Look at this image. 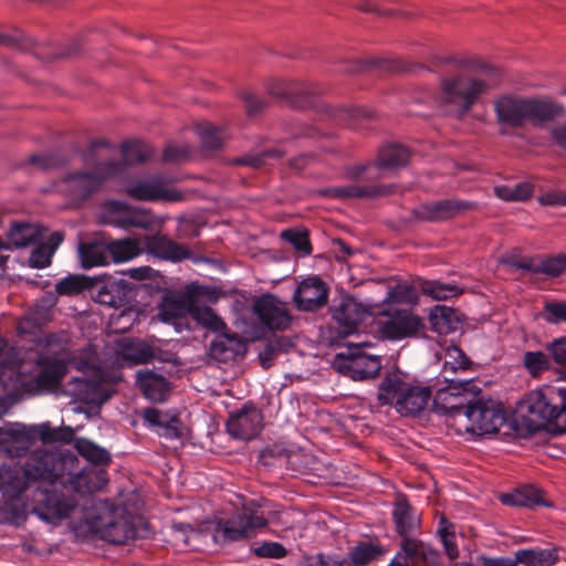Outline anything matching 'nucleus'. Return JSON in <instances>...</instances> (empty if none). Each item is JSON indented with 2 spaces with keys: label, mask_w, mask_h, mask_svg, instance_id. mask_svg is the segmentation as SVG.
Returning <instances> with one entry per match:
<instances>
[{
  "label": "nucleus",
  "mask_w": 566,
  "mask_h": 566,
  "mask_svg": "<svg viewBox=\"0 0 566 566\" xmlns=\"http://www.w3.org/2000/svg\"><path fill=\"white\" fill-rule=\"evenodd\" d=\"M523 367L533 377L538 378L546 370L553 368L548 352L527 350L522 357Z\"/></svg>",
  "instance_id": "48"
},
{
  "label": "nucleus",
  "mask_w": 566,
  "mask_h": 566,
  "mask_svg": "<svg viewBox=\"0 0 566 566\" xmlns=\"http://www.w3.org/2000/svg\"><path fill=\"white\" fill-rule=\"evenodd\" d=\"M200 296H196L192 308L190 312V316L202 327L216 332L221 333L227 329V324L210 307V306H201L198 304V298Z\"/></svg>",
  "instance_id": "43"
},
{
  "label": "nucleus",
  "mask_w": 566,
  "mask_h": 566,
  "mask_svg": "<svg viewBox=\"0 0 566 566\" xmlns=\"http://www.w3.org/2000/svg\"><path fill=\"white\" fill-rule=\"evenodd\" d=\"M329 287L317 275L301 281L293 293V302L301 312H316L328 302Z\"/></svg>",
  "instance_id": "23"
},
{
  "label": "nucleus",
  "mask_w": 566,
  "mask_h": 566,
  "mask_svg": "<svg viewBox=\"0 0 566 566\" xmlns=\"http://www.w3.org/2000/svg\"><path fill=\"white\" fill-rule=\"evenodd\" d=\"M300 566H347V558H336L328 554L317 553L304 556Z\"/></svg>",
  "instance_id": "62"
},
{
  "label": "nucleus",
  "mask_w": 566,
  "mask_h": 566,
  "mask_svg": "<svg viewBox=\"0 0 566 566\" xmlns=\"http://www.w3.org/2000/svg\"><path fill=\"white\" fill-rule=\"evenodd\" d=\"M342 63L340 72L357 74L370 70H382L387 72H416V70H424V67L420 64L408 66L405 62L399 60H391L385 57H370L367 60L353 59L347 60L343 59L339 61Z\"/></svg>",
  "instance_id": "26"
},
{
  "label": "nucleus",
  "mask_w": 566,
  "mask_h": 566,
  "mask_svg": "<svg viewBox=\"0 0 566 566\" xmlns=\"http://www.w3.org/2000/svg\"><path fill=\"white\" fill-rule=\"evenodd\" d=\"M335 120L344 123L350 119H373L376 117V113L366 106H344L336 109L334 114Z\"/></svg>",
  "instance_id": "57"
},
{
  "label": "nucleus",
  "mask_w": 566,
  "mask_h": 566,
  "mask_svg": "<svg viewBox=\"0 0 566 566\" xmlns=\"http://www.w3.org/2000/svg\"><path fill=\"white\" fill-rule=\"evenodd\" d=\"M109 208L112 211L119 213L122 217L119 219V223L123 227H136L146 229L149 223V217L142 212L132 210L130 207L120 200H114L109 202Z\"/></svg>",
  "instance_id": "46"
},
{
  "label": "nucleus",
  "mask_w": 566,
  "mask_h": 566,
  "mask_svg": "<svg viewBox=\"0 0 566 566\" xmlns=\"http://www.w3.org/2000/svg\"><path fill=\"white\" fill-rule=\"evenodd\" d=\"M491 88V84L480 77L458 74L441 78V102L452 106L457 116H464L472 106Z\"/></svg>",
  "instance_id": "7"
},
{
  "label": "nucleus",
  "mask_w": 566,
  "mask_h": 566,
  "mask_svg": "<svg viewBox=\"0 0 566 566\" xmlns=\"http://www.w3.org/2000/svg\"><path fill=\"white\" fill-rule=\"evenodd\" d=\"M25 506L12 499L0 505V524L19 526L25 521Z\"/></svg>",
  "instance_id": "53"
},
{
  "label": "nucleus",
  "mask_w": 566,
  "mask_h": 566,
  "mask_svg": "<svg viewBox=\"0 0 566 566\" xmlns=\"http://www.w3.org/2000/svg\"><path fill=\"white\" fill-rule=\"evenodd\" d=\"M287 450L280 444H274L264 448L260 452L258 462L263 467H274L276 464H282L283 462L287 461Z\"/></svg>",
  "instance_id": "59"
},
{
  "label": "nucleus",
  "mask_w": 566,
  "mask_h": 566,
  "mask_svg": "<svg viewBox=\"0 0 566 566\" xmlns=\"http://www.w3.org/2000/svg\"><path fill=\"white\" fill-rule=\"evenodd\" d=\"M74 431L70 427H52L50 422L20 426L15 429L0 432V452L10 458L27 455L29 449L38 440L43 444L73 440Z\"/></svg>",
  "instance_id": "3"
},
{
  "label": "nucleus",
  "mask_w": 566,
  "mask_h": 566,
  "mask_svg": "<svg viewBox=\"0 0 566 566\" xmlns=\"http://www.w3.org/2000/svg\"><path fill=\"white\" fill-rule=\"evenodd\" d=\"M364 344H348L345 349L335 355L333 366L344 376L355 381L373 379L381 369L380 358L363 352Z\"/></svg>",
  "instance_id": "10"
},
{
  "label": "nucleus",
  "mask_w": 566,
  "mask_h": 566,
  "mask_svg": "<svg viewBox=\"0 0 566 566\" xmlns=\"http://www.w3.org/2000/svg\"><path fill=\"white\" fill-rule=\"evenodd\" d=\"M504 505L516 507H535L539 505H547L542 497L539 489L532 485L521 486L513 492L504 493L500 497Z\"/></svg>",
  "instance_id": "36"
},
{
  "label": "nucleus",
  "mask_w": 566,
  "mask_h": 566,
  "mask_svg": "<svg viewBox=\"0 0 566 566\" xmlns=\"http://www.w3.org/2000/svg\"><path fill=\"white\" fill-rule=\"evenodd\" d=\"M423 323L420 317L409 311H397L388 321L382 323L380 332L392 340H400L417 335Z\"/></svg>",
  "instance_id": "27"
},
{
  "label": "nucleus",
  "mask_w": 566,
  "mask_h": 566,
  "mask_svg": "<svg viewBox=\"0 0 566 566\" xmlns=\"http://www.w3.org/2000/svg\"><path fill=\"white\" fill-rule=\"evenodd\" d=\"M78 464L75 455L74 464L71 470L62 473L56 480H61V486L71 494H85L101 491L108 482L107 472L95 465L85 467L74 471Z\"/></svg>",
  "instance_id": "13"
},
{
  "label": "nucleus",
  "mask_w": 566,
  "mask_h": 566,
  "mask_svg": "<svg viewBox=\"0 0 566 566\" xmlns=\"http://www.w3.org/2000/svg\"><path fill=\"white\" fill-rule=\"evenodd\" d=\"M73 452L36 450L30 453L23 464L0 467V492L7 499H18L32 482H53L72 469Z\"/></svg>",
  "instance_id": "1"
},
{
  "label": "nucleus",
  "mask_w": 566,
  "mask_h": 566,
  "mask_svg": "<svg viewBox=\"0 0 566 566\" xmlns=\"http://www.w3.org/2000/svg\"><path fill=\"white\" fill-rule=\"evenodd\" d=\"M36 371L25 374L17 370L13 377V386L18 394L39 396L53 391L60 387L67 373V364L64 359L48 355H39L35 359Z\"/></svg>",
  "instance_id": "5"
},
{
  "label": "nucleus",
  "mask_w": 566,
  "mask_h": 566,
  "mask_svg": "<svg viewBox=\"0 0 566 566\" xmlns=\"http://www.w3.org/2000/svg\"><path fill=\"white\" fill-rule=\"evenodd\" d=\"M28 163L45 170L64 165L66 158L60 150H50L44 154L31 155Z\"/></svg>",
  "instance_id": "58"
},
{
  "label": "nucleus",
  "mask_w": 566,
  "mask_h": 566,
  "mask_svg": "<svg viewBox=\"0 0 566 566\" xmlns=\"http://www.w3.org/2000/svg\"><path fill=\"white\" fill-rule=\"evenodd\" d=\"M390 186H357L346 185L340 187H331L324 190V193L336 199L346 198H377L389 195Z\"/></svg>",
  "instance_id": "33"
},
{
  "label": "nucleus",
  "mask_w": 566,
  "mask_h": 566,
  "mask_svg": "<svg viewBox=\"0 0 566 566\" xmlns=\"http://www.w3.org/2000/svg\"><path fill=\"white\" fill-rule=\"evenodd\" d=\"M46 483L49 486H36L28 496L30 513L48 524L57 525L75 510L77 499L63 488L57 490L61 480Z\"/></svg>",
  "instance_id": "6"
},
{
  "label": "nucleus",
  "mask_w": 566,
  "mask_h": 566,
  "mask_svg": "<svg viewBox=\"0 0 566 566\" xmlns=\"http://www.w3.org/2000/svg\"><path fill=\"white\" fill-rule=\"evenodd\" d=\"M76 448L78 453L92 463L91 465L97 467V464L108 463L111 461L106 450L88 440H78Z\"/></svg>",
  "instance_id": "55"
},
{
  "label": "nucleus",
  "mask_w": 566,
  "mask_h": 566,
  "mask_svg": "<svg viewBox=\"0 0 566 566\" xmlns=\"http://www.w3.org/2000/svg\"><path fill=\"white\" fill-rule=\"evenodd\" d=\"M209 353L212 358L227 363L244 356L247 344L237 333H229L226 329L210 343Z\"/></svg>",
  "instance_id": "31"
},
{
  "label": "nucleus",
  "mask_w": 566,
  "mask_h": 566,
  "mask_svg": "<svg viewBox=\"0 0 566 566\" xmlns=\"http://www.w3.org/2000/svg\"><path fill=\"white\" fill-rule=\"evenodd\" d=\"M93 279L86 275L70 274L55 284V292L59 295L73 296L84 291L91 293Z\"/></svg>",
  "instance_id": "49"
},
{
  "label": "nucleus",
  "mask_w": 566,
  "mask_h": 566,
  "mask_svg": "<svg viewBox=\"0 0 566 566\" xmlns=\"http://www.w3.org/2000/svg\"><path fill=\"white\" fill-rule=\"evenodd\" d=\"M331 314V332L336 338H346L358 332L367 311L348 294L334 298L328 308Z\"/></svg>",
  "instance_id": "11"
},
{
  "label": "nucleus",
  "mask_w": 566,
  "mask_h": 566,
  "mask_svg": "<svg viewBox=\"0 0 566 566\" xmlns=\"http://www.w3.org/2000/svg\"><path fill=\"white\" fill-rule=\"evenodd\" d=\"M208 287L190 284L180 296H166L158 307V317L164 323H175L177 319L190 316L196 296H209Z\"/></svg>",
  "instance_id": "21"
},
{
  "label": "nucleus",
  "mask_w": 566,
  "mask_h": 566,
  "mask_svg": "<svg viewBox=\"0 0 566 566\" xmlns=\"http://www.w3.org/2000/svg\"><path fill=\"white\" fill-rule=\"evenodd\" d=\"M145 251L158 259L180 262L189 259L190 250L182 243H179L166 234L155 233L146 235L143 240Z\"/></svg>",
  "instance_id": "25"
},
{
  "label": "nucleus",
  "mask_w": 566,
  "mask_h": 566,
  "mask_svg": "<svg viewBox=\"0 0 566 566\" xmlns=\"http://www.w3.org/2000/svg\"><path fill=\"white\" fill-rule=\"evenodd\" d=\"M559 557L555 549L522 548L514 553L516 566H553Z\"/></svg>",
  "instance_id": "37"
},
{
  "label": "nucleus",
  "mask_w": 566,
  "mask_h": 566,
  "mask_svg": "<svg viewBox=\"0 0 566 566\" xmlns=\"http://www.w3.org/2000/svg\"><path fill=\"white\" fill-rule=\"evenodd\" d=\"M154 148L147 143L140 140L126 142L122 146V159H113L125 165L120 175H123L127 167L132 164L145 163L154 156Z\"/></svg>",
  "instance_id": "41"
},
{
  "label": "nucleus",
  "mask_w": 566,
  "mask_h": 566,
  "mask_svg": "<svg viewBox=\"0 0 566 566\" xmlns=\"http://www.w3.org/2000/svg\"><path fill=\"white\" fill-rule=\"evenodd\" d=\"M543 318L552 324L566 323V302H546Z\"/></svg>",
  "instance_id": "63"
},
{
  "label": "nucleus",
  "mask_w": 566,
  "mask_h": 566,
  "mask_svg": "<svg viewBox=\"0 0 566 566\" xmlns=\"http://www.w3.org/2000/svg\"><path fill=\"white\" fill-rule=\"evenodd\" d=\"M284 150L279 147L269 148L262 151H259L254 155H245L238 157L233 160V165L235 166H250L253 168H260L268 164L270 159H280L284 156Z\"/></svg>",
  "instance_id": "52"
},
{
  "label": "nucleus",
  "mask_w": 566,
  "mask_h": 566,
  "mask_svg": "<svg viewBox=\"0 0 566 566\" xmlns=\"http://www.w3.org/2000/svg\"><path fill=\"white\" fill-rule=\"evenodd\" d=\"M418 289L424 295L437 301L449 300L463 293V287L454 283H444L439 280H423L418 282Z\"/></svg>",
  "instance_id": "40"
},
{
  "label": "nucleus",
  "mask_w": 566,
  "mask_h": 566,
  "mask_svg": "<svg viewBox=\"0 0 566 566\" xmlns=\"http://www.w3.org/2000/svg\"><path fill=\"white\" fill-rule=\"evenodd\" d=\"M560 112L557 104L545 99L502 95L494 101V113L502 135L507 134V129L523 128L527 124L539 126Z\"/></svg>",
  "instance_id": "2"
},
{
  "label": "nucleus",
  "mask_w": 566,
  "mask_h": 566,
  "mask_svg": "<svg viewBox=\"0 0 566 566\" xmlns=\"http://www.w3.org/2000/svg\"><path fill=\"white\" fill-rule=\"evenodd\" d=\"M154 357L155 349L142 340L130 342L122 352L123 361H127L133 365L147 364Z\"/></svg>",
  "instance_id": "50"
},
{
  "label": "nucleus",
  "mask_w": 566,
  "mask_h": 566,
  "mask_svg": "<svg viewBox=\"0 0 566 566\" xmlns=\"http://www.w3.org/2000/svg\"><path fill=\"white\" fill-rule=\"evenodd\" d=\"M432 396L428 386H409L397 397L395 408L402 416L420 415Z\"/></svg>",
  "instance_id": "30"
},
{
  "label": "nucleus",
  "mask_w": 566,
  "mask_h": 566,
  "mask_svg": "<svg viewBox=\"0 0 566 566\" xmlns=\"http://www.w3.org/2000/svg\"><path fill=\"white\" fill-rule=\"evenodd\" d=\"M124 191L129 198L137 201L178 202L182 199V195L178 190L164 186V179L160 176L132 179L125 184Z\"/></svg>",
  "instance_id": "14"
},
{
  "label": "nucleus",
  "mask_w": 566,
  "mask_h": 566,
  "mask_svg": "<svg viewBox=\"0 0 566 566\" xmlns=\"http://www.w3.org/2000/svg\"><path fill=\"white\" fill-rule=\"evenodd\" d=\"M407 384L402 380L398 371L388 373L378 387L377 400L380 406L391 405L401 391L405 390Z\"/></svg>",
  "instance_id": "44"
},
{
  "label": "nucleus",
  "mask_w": 566,
  "mask_h": 566,
  "mask_svg": "<svg viewBox=\"0 0 566 566\" xmlns=\"http://www.w3.org/2000/svg\"><path fill=\"white\" fill-rule=\"evenodd\" d=\"M125 165L119 161L105 160L94 171H75L67 174L61 181L64 191L73 201L82 202L99 190L106 179L120 176Z\"/></svg>",
  "instance_id": "8"
},
{
  "label": "nucleus",
  "mask_w": 566,
  "mask_h": 566,
  "mask_svg": "<svg viewBox=\"0 0 566 566\" xmlns=\"http://www.w3.org/2000/svg\"><path fill=\"white\" fill-rule=\"evenodd\" d=\"M318 84L300 80H279L269 86V93L294 108L310 105L313 96L321 94Z\"/></svg>",
  "instance_id": "16"
},
{
  "label": "nucleus",
  "mask_w": 566,
  "mask_h": 566,
  "mask_svg": "<svg viewBox=\"0 0 566 566\" xmlns=\"http://www.w3.org/2000/svg\"><path fill=\"white\" fill-rule=\"evenodd\" d=\"M196 132L205 151L219 150L229 137L224 127L217 126L209 122L198 124L196 126Z\"/></svg>",
  "instance_id": "39"
},
{
  "label": "nucleus",
  "mask_w": 566,
  "mask_h": 566,
  "mask_svg": "<svg viewBox=\"0 0 566 566\" xmlns=\"http://www.w3.org/2000/svg\"><path fill=\"white\" fill-rule=\"evenodd\" d=\"M108 260L122 263L140 255L145 250L142 241L133 238H123L106 242Z\"/></svg>",
  "instance_id": "35"
},
{
  "label": "nucleus",
  "mask_w": 566,
  "mask_h": 566,
  "mask_svg": "<svg viewBox=\"0 0 566 566\" xmlns=\"http://www.w3.org/2000/svg\"><path fill=\"white\" fill-rule=\"evenodd\" d=\"M39 44L28 36L23 31L13 29L11 32H0V45L18 50L21 52L32 53L39 50Z\"/></svg>",
  "instance_id": "47"
},
{
  "label": "nucleus",
  "mask_w": 566,
  "mask_h": 566,
  "mask_svg": "<svg viewBox=\"0 0 566 566\" xmlns=\"http://www.w3.org/2000/svg\"><path fill=\"white\" fill-rule=\"evenodd\" d=\"M430 323L432 328L439 334L448 333L457 328L458 319L453 308L437 305L430 313Z\"/></svg>",
  "instance_id": "51"
},
{
  "label": "nucleus",
  "mask_w": 566,
  "mask_h": 566,
  "mask_svg": "<svg viewBox=\"0 0 566 566\" xmlns=\"http://www.w3.org/2000/svg\"><path fill=\"white\" fill-rule=\"evenodd\" d=\"M552 364L566 365V337H558L546 345Z\"/></svg>",
  "instance_id": "64"
},
{
  "label": "nucleus",
  "mask_w": 566,
  "mask_h": 566,
  "mask_svg": "<svg viewBox=\"0 0 566 566\" xmlns=\"http://www.w3.org/2000/svg\"><path fill=\"white\" fill-rule=\"evenodd\" d=\"M226 428L234 439H254L263 428V413L252 402H247L241 409L230 413Z\"/></svg>",
  "instance_id": "19"
},
{
  "label": "nucleus",
  "mask_w": 566,
  "mask_h": 566,
  "mask_svg": "<svg viewBox=\"0 0 566 566\" xmlns=\"http://www.w3.org/2000/svg\"><path fill=\"white\" fill-rule=\"evenodd\" d=\"M392 520L397 535L401 538L417 536L420 533L421 520L406 495H399L394 504Z\"/></svg>",
  "instance_id": "28"
},
{
  "label": "nucleus",
  "mask_w": 566,
  "mask_h": 566,
  "mask_svg": "<svg viewBox=\"0 0 566 566\" xmlns=\"http://www.w3.org/2000/svg\"><path fill=\"white\" fill-rule=\"evenodd\" d=\"M81 43L78 40H72L64 45L39 44V50L34 52V56L43 62H52L57 59H67L76 56L81 53Z\"/></svg>",
  "instance_id": "42"
},
{
  "label": "nucleus",
  "mask_w": 566,
  "mask_h": 566,
  "mask_svg": "<svg viewBox=\"0 0 566 566\" xmlns=\"http://www.w3.org/2000/svg\"><path fill=\"white\" fill-rule=\"evenodd\" d=\"M464 385L461 382V386L450 385L439 389L433 397V411L440 416L467 418V409L472 407L476 398L472 397Z\"/></svg>",
  "instance_id": "20"
},
{
  "label": "nucleus",
  "mask_w": 566,
  "mask_h": 566,
  "mask_svg": "<svg viewBox=\"0 0 566 566\" xmlns=\"http://www.w3.org/2000/svg\"><path fill=\"white\" fill-rule=\"evenodd\" d=\"M447 357L449 360L444 363V371H447L448 368L452 371L468 370L470 368L471 360L458 346H450L447 350Z\"/></svg>",
  "instance_id": "61"
},
{
  "label": "nucleus",
  "mask_w": 566,
  "mask_h": 566,
  "mask_svg": "<svg viewBox=\"0 0 566 566\" xmlns=\"http://www.w3.org/2000/svg\"><path fill=\"white\" fill-rule=\"evenodd\" d=\"M281 238L291 243L293 248L301 252L303 255H308L312 252V244L307 230H284Z\"/></svg>",
  "instance_id": "56"
},
{
  "label": "nucleus",
  "mask_w": 566,
  "mask_h": 566,
  "mask_svg": "<svg viewBox=\"0 0 566 566\" xmlns=\"http://www.w3.org/2000/svg\"><path fill=\"white\" fill-rule=\"evenodd\" d=\"M80 398L94 407H101L111 398V392L99 382L93 380L77 379Z\"/></svg>",
  "instance_id": "45"
},
{
  "label": "nucleus",
  "mask_w": 566,
  "mask_h": 566,
  "mask_svg": "<svg viewBox=\"0 0 566 566\" xmlns=\"http://www.w3.org/2000/svg\"><path fill=\"white\" fill-rule=\"evenodd\" d=\"M136 385L143 395L154 402H164L169 396L168 380L153 370H138L136 373Z\"/></svg>",
  "instance_id": "32"
},
{
  "label": "nucleus",
  "mask_w": 566,
  "mask_h": 566,
  "mask_svg": "<svg viewBox=\"0 0 566 566\" xmlns=\"http://www.w3.org/2000/svg\"><path fill=\"white\" fill-rule=\"evenodd\" d=\"M410 155L411 153L408 147L391 143L379 150L376 164L367 163L349 167L346 171V176L356 181L375 180L379 178L380 169H395L406 166Z\"/></svg>",
  "instance_id": "12"
},
{
  "label": "nucleus",
  "mask_w": 566,
  "mask_h": 566,
  "mask_svg": "<svg viewBox=\"0 0 566 566\" xmlns=\"http://www.w3.org/2000/svg\"><path fill=\"white\" fill-rule=\"evenodd\" d=\"M478 207L476 202L458 198H449L424 202L412 210L415 219L420 221L440 223Z\"/></svg>",
  "instance_id": "15"
},
{
  "label": "nucleus",
  "mask_w": 566,
  "mask_h": 566,
  "mask_svg": "<svg viewBox=\"0 0 566 566\" xmlns=\"http://www.w3.org/2000/svg\"><path fill=\"white\" fill-rule=\"evenodd\" d=\"M251 552L260 558L280 559L287 555V549L279 542L265 541L260 545H252Z\"/></svg>",
  "instance_id": "60"
},
{
  "label": "nucleus",
  "mask_w": 566,
  "mask_h": 566,
  "mask_svg": "<svg viewBox=\"0 0 566 566\" xmlns=\"http://www.w3.org/2000/svg\"><path fill=\"white\" fill-rule=\"evenodd\" d=\"M95 510L97 513H91L87 516V523L91 531L102 539L122 545L135 536L136 531L132 523L124 517H117L115 509L108 501H99Z\"/></svg>",
  "instance_id": "9"
},
{
  "label": "nucleus",
  "mask_w": 566,
  "mask_h": 566,
  "mask_svg": "<svg viewBox=\"0 0 566 566\" xmlns=\"http://www.w3.org/2000/svg\"><path fill=\"white\" fill-rule=\"evenodd\" d=\"M132 287L125 280L109 277L103 281H94L91 296L102 305L119 308L125 306L130 298Z\"/></svg>",
  "instance_id": "24"
},
{
  "label": "nucleus",
  "mask_w": 566,
  "mask_h": 566,
  "mask_svg": "<svg viewBox=\"0 0 566 566\" xmlns=\"http://www.w3.org/2000/svg\"><path fill=\"white\" fill-rule=\"evenodd\" d=\"M387 549L379 543L361 541L348 552L347 566H368L371 562L384 557Z\"/></svg>",
  "instance_id": "34"
},
{
  "label": "nucleus",
  "mask_w": 566,
  "mask_h": 566,
  "mask_svg": "<svg viewBox=\"0 0 566 566\" xmlns=\"http://www.w3.org/2000/svg\"><path fill=\"white\" fill-rule=\"evenodd\" d=\"M394 558L401 566H437L440 564L441 555L438 549L417 536L401 538L399 549Z\"/></svg>",
  "instance_id": "22"
},
{
  "label": "nucleus",
  "mask_w": 566,
  "mask_h": 566,
  "mask_svg": "<svg viewBox=\"0 0 566 566\" xmlns=\"http://www.w3.org/2000/svg\"><path fill=\"white\" fill-rule=\"evenodd\" d=\"M78 259L82 268L84 269H92L107 264L109 260L106 242H81L78 244Z\"/></svg>",
  "instance_id": "38"
},
{
  "label": "nucleus",
  "mask_w": 566,
  "mask_h": 566,
  "mask_svg": "<svg viewBox=\"0 0 566 566\" xmlns=\"http://www.w3.org/2000/svg\"><path fill=\"white\" fill-rule=\"evenodd\" d=\"M252 312L260 324L270 331H284L292 323L287 305L272 294L258 297L253 302Z\"/></svg>",
  "instance_id": "17"
},
{
  "label": "nucleus",
  "mask_w": 566,
  "mask_h": 566,
  "mask_svg": "<svg viewBox=\"0 0 566 566\" xmlns=\"http://www.w3.org/2000/svg\"><path fill=\"white\" fill-rule=\"evenodd\" d=\"M266 526L268 520L260 504L251 500L244 503L241 511L231 517L218 520L213 527L212 538L219 545H229L234 542L250 539Z\"/></svg>",
  "instance_id": "4"
},
{
  "label": "nucleus",
  "mask_w": 566,
  "mask_h": 566,
  "mask_svg": "<svg viewBox=\"0 0 566 566\" xmlns=\"http://www.w3.org/2000/svg\"><path fill=\"white\" fill-rule=\"evenodd\" d=\"M36 237L34 228L27 222H14L8 233L9 242L15 248L31 244Z\"/></svg>",
  "instance_id": "54"
},
{
  "label": "nucleus",
  "mask_w": 566,
  "mask_h": 566,
  "mask_svg": "<svg viewBox=\"0 0 566 566\" xmlns=\"http://www.w3.org/2000/svg\"><path fill=\"white\" fill-rule=\"evenodd\" d=\"M509 265L533 274L558 276L566 272V254L546 258H514L509 261Z\"/></svg>",
  "instance_id": "29"
},
{
  "label": "nucleus",
  "mask_w": 566,
  "mask_h": 566,
  "mask_svg": "<svg viewBox=\"0 0 566 566\" xmlns=\"http://www.w3.org/2000/svg\"><path fill=\"white\" fill-rule=\"evenodd\" d=\"M467 419L471 429L481 433H496L506 422L510 426V419L505 418L503 410L492 399L476 398L472 407L467 409Z\"/></svg>",
  "instance_id": "18"
}]
</instances>
